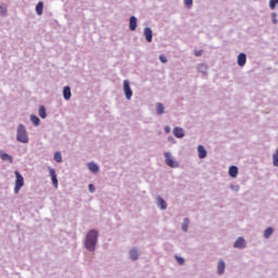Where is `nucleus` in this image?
Listing matches in <instances>:
<instances>
[{"instance_id":"b1692460","label":"nucleus","mask_w":278,"mask_h":278,"mask_svg":"<svg viewBox=\"0 0 278 278\" xmlns=\"http://www.w3.org/2000/svg\"><path fill=\"white\" fill-rule=\"evenodd\" d=\"M189 225H190V219L186 218L181 226L182 231H188Z\"/></svg>"},{"instance_id":"72a5a7b5","label":"nucleus","mask_w":278,"mask_h":278,"mask_svg":"<svg viewBox=\"0 0 278 278\" xmlns=\"http://www.w3.org/2000/svg\"><path fill=\"white\" fill-rule=\"evenodd\" d=\"M200 71H207V66L205 64L199 65Z\"/></svg>"},{"instance_id":"5701e85b","label":"nucleus","mask_w":278,"mask_h":278,"mask_svg":"<svg viewBox=\"0 0 278 278\" xmlns=\"http://www.w3.org/2000/svg\"><path fill=\"white\" fill-rule=\"evenodd\" d=\"M30 121H31L33 124L36 125V127H38V125H40V118L36 115H31Z\"/></svg>"},{"instance_id":"393cba45","label":"nucleus","mask_w":278,"mask_h":278,"mask_svg":"<svg viewBox=\"0 0 278 278\" xmlns=\"http://www.w3.org/2000/svg\"><path fill=\"white\" fill-rule=\"evenodd\" d=\"M275 230L273 228H267L265 231H264V238H269L270 236H273V232Z\"/></svg>"},{"instance_id":"2f4dec72","label":"nucleus","mask_w":278,"mask_h":278,"mask_svg":"<svg viewBox=\"0 0 278 278\" xmlns=\"http://www.w3.org/2000/svg\"><path fill=\"white\" fill-rule=\"evenodd\" d=\"M202 54H203V51H202V50H195V51H194L195 58H199V56H201Z\"/></svg>"},{"instance_id":"473e14b6","label":"nucleus","mask_w":278,"mask_h":278,"mask_svg":"<svg viewBox=\"0 0 278 278\" xmlns=\"http://www.w3.org/2000/svg\"><path fill=\"white\" fill-rule=\"evenodd\" d=\"M160 61H161L163 64H166V62H168V60H167L166 56H164V55H160Z\"/></svg>"},{"instance_id":"dca6fc26","label":"nucleus","mask_w":278,"mask_h":278,"mask_svg":"<svg viewBox=\"0 0 278 278\" xmlns=\"http://www.w3.org/2000/svg\"><path fill=\"white\" fill-rule=\"evenodd\" d=\"M88 168L91 173H99V165L96 163H88Z\"/></svg>"},{"instance_id":"7c9ffc66","label":"nucleus","mask_w":278,"mask_h":278,"mask_svg":"<svg viewBox=\"0 0 278 278\" xmlns=\"http://www.w3.org/2000/svg\"><path fill=\"white\" fill-rule=\"evenodd\" d=\"M273 164H274V166H278V156L277 155H273Z\"/></svg>"},{"instance_id":"f704fd0d","label":"nucleus","mask_w":278,"mask_h":278,"mask_svg":"<svg viewBox=\"0 0 278 278\" xmlns=\"http://www.w3.org/2000/svg\"><path fill=\"white\" fill-rule=\"evenodd\" d=\"M89 192H94V185H89Z\"/></svg>"},{"instance_id":"f3484780","label":"nucleus","mask_w":278,"mask_h":278,"mask_svg":"<svg viewBox=\"0 0 278 278\" xmlns=\"http://www.w3.org/2000/svg\"><path fill=\"white\" fill-rule=\"evenodd\" d=\"M45 8V4L42 2H38L36 5V13L38 16H42V10Z\"/></svg>"},{"instance_id":"bb28decb","label":"nucleus","mask_w":278,"mask_h":278,"mask_svg":"<svg viewBox=\"0 0 278 278\" xmlns=\"http://www.w3.org/2000/svg\"><path fill=\"white\" fill-rule=\"evenodd\" d=\"M278 0H269V8L270 10H275L277 8Z\"/></svg>"},{"instance_id":"cd10ccee","label":"nucleus","mask_w":278,"mask_h":278,"mask_svg":"<svg viewBox=\"0 0 278 278\" xmlns=\"http://www.w3.org/2000/svg\"><path fill=\"white\" fill-rule=\"evenodd\" d=\"M8 14V8L0 5V16H5Z\"/></svg>"},{"instance_id":"1a4fd4ad","label":"nucleus","mask_w":278,"mask_h":278,"mask_svg":"<svg viewBox=\"0 0 278 278\" xmlns=\"http://www.w3.org/2000/svg\"><path fill=\"white\" fill-rule=\"evenodd\" d=\"M164 156L167 166H169L170 168H175V161L173 160V156H170V153L165 152Z\"/></svg>"},{"instance_id":"ddd939ff","label":"nucleus","mask_w":278,"mask_h":278,"mask_svg":"<svg viewBox=\"0 0 278 278\" xmlns=\"http://www.w3.org/2000/svg\"><path fill=\"white\" fill-rule=\"evenodd\" d=\"M173 134H174L175 138H184V136H185L184 128H180V127H175L173 130Z\"/></svg>"},{"instance_id":"c756f323","label":"nucleus","mask_w":278,"mask_h":278,"mask_svg":"<svg viewBox=\"0 0 278 278\" xmlns=\"http://www.w3.org/2000/svg\"><path fill=\"white\" fill-rule=\"evenodd\" d=\"M186 8H192V0H185Z\"/></svg>"},{"instance_id":"2eb2a0df","label":"nucleus","mask_w":278,"mask_h":278,"mask_svg":"<svg viewBox=\"0 0 278 278\" xmlns=\"http://www.w3.org/2000/svg\"><path fill=\"white\" fill-rule=\"evenodd\" d=\"M217 273L218 275H225V261H219L217 264Z\"/></svg>"},{"instance_id":"39448f33","label":"nucleus","mask_w":278,"mask_h":278,"mask_svg":"<svg viewBox=\"0 0 278 278\" xmlns=\"http://www.w3.org/2000/svg\"><path fill=\"white\" fill-rule=\"evenodd\" d=\"M235 249H245L247 248V241L244 238L239 237L236 242L233 243Z\"/></svg>"},{"instance_id":"f03ea898","label":"nucleus","mask_w":278,"mask_h":278,"mask_svg":"<svg viewBox=\"0 0 278 278\" xmlns=\"http://www.w3.org/2000/svg\"><path fill=\"white\" fill-rule=\"evenodd\" d=\"M16 140L23 144H27V142H29V135H27V129L23 124H20L17 127Z\"/></svg>"},{"instance_id":"c85d7f7f","label":"nucleus","mask_w":278,"mask_h":278,"mask_svg":"<svg viewBox=\"0 0 278 278\" xmlns=\"http://www.w3.org/2000/svg\"><path fill=\"white\" fill-rule=\"evenodd\" d=\"M176 261L178 262V264L180 266H184V264L186 263V261L182 257L176 256Z\"/></svg>"},{"instance_id":"aec40b11","label":"nucleus","mask_w":278,"mask_h":278,"mask_svg":"<svg viewBox=\"0 0 278 278\" xmlns=\"http://www.w3.org/2000/svg\"><path fill=\"white\" fill-rule=\"evenodd\" d=\"M130 260H132V262H136V260H138V250L132 249L130 251Z\"/></svg>"},{"instance_id":"9d476101","label":"nucleus","mask_w":278,"mask_h":278,"mask_svg":"<svg viewBox=\"0 0 278 278\" xmlns=\"http://www.w3.org/2000/svg\"><path fill=\"white\" fill-rule=\"evenodd\" d=\"M49 173L54 188L58 189V174H55V169L49 167Z\"/></svg>"},{"instance_id":"f257e3e1","label":"nucleus","mask_w":278,"mask_h":278,"mask_svg":"<svg viewBox=\"0 0 278 278\" xmlns=\"http://www.w3.org/2000/svg\"><path fill=\"white\" fill-rule=\"evenodd\" d=\"M99 238V232L97 230L92 229L90 230L85 239V247L87 251H94L97 247V240Z\"/></svg>"},{"instance_id":"c9c22d12","label":"nucleus","mask_w":278,"mask_h":278,"mask_svg":"<svg viewBox=\"0 0 278 278\" xmlns=\"http://www.w3.org/2000/svg\"><path fill=\"white\" fill-rule=\"evenodd\" d=\"M165 134H170V127L168 126L165 127Z\"/></svg>"},{"instance_id":"4be33fe9","label":"nucleus","mask_w":278,"mask_h":278,"mask_svg":"<svg viewBox=\"0 0 278 278\" xmlns=\"http://www.w3.org/2000/svg\"><path fill=\"white\" fill-rule=\"evenodd\" d=\"M156 113H157L159 115L164 114V104H162V103H157V104H156Z\"/></svg>"},{"instance_id":"423d86ee","label":"nucleus","mask_w":278,"mask_h":278,"mask_svg":"<svg viewBox=\"0 0 278 278\" xmlns=\"http://www.w3.org/2000/svg\"><path fill=\"white\" fill-rule=\"evenodd\" d=\"M147 42H153V30L149 27H146L143 30Z\"/></svg>"},{"instance_id":"a211bd4d","label":"nucleus","mask_w":278,"mask_h":278,"mask_svg":"<svg viewBox=\"0 0 278 278\" xmlns=\"http://www.w3.org/2000/svg\"><path fill=\"white\" fill-rule=\"evenodd\" d=\"M229 176L230 177H238V167H236V166H230L229 167Z\"/></svg>"},{"instance_id":"4468645a","label":"nucleus","mask_w":278,"mask_h":278,"mask_svg":"<svg viewBox=\"0 0 278 278\" xmlns=\"http://www.w3.org/2000/svg\"><path fill=\"white\" fill-rule=\"evenodd\" d=\"M63 97H64L65 101H68L71 99V97H72L71 87H68V86L64 87Z\"/></svg>"},{"instance_id":"9b49d317","label":"nucleus","mask_w":278,"mask_h":278,"mask_svg":"<svg viewBox=\"0 0 278 278\" xmlns=\"http://www.w3.org/2000/svg\"><path fill=\"white\" fill-rule=\"evenodd\" d=\"M237 64L241 67L244 66V64H247V54L240 53L237 58Z\"/></svg>"},{"instance_id":"f8f14e48","label":"nucleus","mask_w":278,"mask_h":278,"mask_svg":"<svg viewBox=\"0 0 278 278\" xmlns=\"http://www.w3.org/2000/svg\"><path fill=\"white\" fill-rule=\"evenodd\" d=\"M198 153H199L200 160H205V157H207V150H205L203 146L198 147Z\"/></svg>"},{"instance_id":"e433bc0d","label":"nucleus","mask_w":278,"mask_h":278,"mask_svg":"<svg viewBox=\"0 0 278 278\" xmlns=\"http://www.w3.org/2000/svg\"><path fill=\"white\" fill-rule=\"evenodd\" d=\"M273 155H277V157H278V148H277V150H276V153H275V154H273Z\"/></svg>"},{"instance_id":"412c9836","label":"nucleus","mask_w":278,"mask_h":278,"mask_svg":"<svg viewBox=\"0 0 278 278\" xmlns=\"http://www.w3.org/2000/svg\"><path fill=\"white\" fill-rule=\"evenodd\" d=\"M39 116L40 118H45L47 116V109L45 106H39Z\"/></svg>"},{"instance_id":"6ab92c4d","label":"nucleus","mask_w":278,"mask_h":278,"mask_svg":"<svg viewBox=\"0 0 278 278\" xmlns=\"http://www.w3.org/2000/svg\"><path fill=\"white\" fill-rule=\"evenodd\" d=\"M157 203H159V207H161V210H166L167 204H166V201H164V199L159 198Z\"/></svg>"},{"instance_id":"7ed1b4c3","label":"nucleus","mask_w":278,"mask_h":278,"mask_svg":"<svg viewBox=\"0 0 278 278\" xmlns=\"http://www.w3.org/2000/svg\"><path fill=\"white\" fill-rule=\"evenodd\" d=\"M25 186V178H23V175L18 173V170H15V187H14V193L18 194L21 192V188Z\"/></svg>"},{"instance_id":"20e7f679","label":"nucleus","mask_w":278,"mask_h":278,"mask_svg":"<svg viewBox=\"0 0 278 278\" xmlns=\"http://www.w3.org/2000/svg\"><path fill=\"white\" fill-rule=\"evenodd\" d=\"M123 88H124V93H125L126 99L128 101H130L131 97H134V91L131 90V87L129 86V80L123 81Z\"/></svg>"},{"instance_id":"6e6552de","label":"nucleus","mask_w":278,"mask_h":278,"mask_svg":"<svg viewBox=\"0 0 278 278\" xmlns=\"http://www.w3.org/2000/svg\"><path fill=\"white\" fill-rule=\"evenodd\" d=\"M137 27H138V18H136V16H130V18H129L130 31H136Z\"/></svg>"},{"instance_id":"a878e982","label":"nucleus","mask_w":278,"mask_h":278,"mask_svg":"<svg viewBox=\"0 0 278 278\" xmlns=\"http://www.w3.org/2000/svg\"><path fill=\"white\" fill-rule=\"evenodd\" d=\"M54 160H55V162H58L60 164L62 162V153L55 152Z\"/></svg>"},{"instance_id":"0eeeda50","label":"nucleus","mask_w":278,"mask_h":278,"mask_svg":"<svg viewBox=\"0 0 278 278\" xmlns=\"http://www.w3.org/2000/svg\"><path fill=\"white\" fill-rule=\"evenodd\" d=\"M0 159L3 160V162H10L12 164L14 162V157L12 155L5 153V151H0Z\"/></svg>"}]
</instances>
